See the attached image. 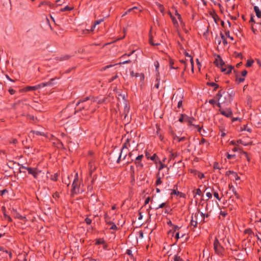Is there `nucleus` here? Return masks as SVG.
<instances>
[{
	"label": "nucleus",
	"mask_w": 261,
	"mask_h": 261,
	"mask_svg": "<svg viewBox=\"0 0 261 261\" xmlns=\"http://www.w3.org/2000/svg\"><path fill=\"white\" fill-rule=\"evenodd\" d=\"M79 184L78 179V174L76 173L75 175L74 180L72 184L71 192L72 194H75L79 191Z\"/></svg>",
	"instance_id": "nucleus-4"
},
{
	"label": "nucleus",
	"mask_w": 261,
	"mask_h": 261,
	"mask_svg": "<svg viewBox=\"0 0 261 261\" xmlns=\"http://www.w3.org/2000/svg\"><path fill=\"white\" fill-rule=\"evenodd\" d=\"M135 163L136 165V166L137 167H141L142 168L143 166V164L142 163L141 161H137L135 160Z\"/></svg>",
	"instance_id": "nucleus-31"
},
{
	"label": "nucleus",
	"mask_w": 261,
	"mask_h": 261,
	"mask_svg": "<svg viewBox=\"0 0 261 261\" xmlns=\"http://www.w3.org/2000/svg\"><path fill=\"white\" fill-rule=\"evenodd\" d=\"M90 99L89 97H86L80 99L76 104V107H78V111L88 110L92 102L91 101L90 102H88Z\"/></svg>",
	"instance_id": "nucleus-1"
},
{
	"label": "nucleus",
	"mask_w": 261,
	"mask_h": 261,
	"mask_svg": "<svg viewBox=\"0 0 261 261\" xmlns=\"http://www.w3.org/2000/svg\"><path fill=\"white\" fill-rule=\"evenodd\" d=\"M178 155V154L177 152H174L172 151H170V160H171L172 159H174L175 157H176Z\"/></svg>",
	"instance_id": "nucleus-20"
},
{
	"label": "nucleus",
	"mask_w": 261,
	"mask_h": 261,
	"mask_svg": "<svg viewBox=\"0 0 261 261\" xmlns=\"http://www.w3.org/2000/svg\"><path fill=\"white\" fill-rule=\"evenodd\" d=\"M197 222L196 221H194L193 218L192 219L191 221V225L192 226H193V228H195L197 226Z\"/></svg>",
	"instance_id": "nucleus-33"
},
{
	"label": "nucleus",
	"mask_w": 261,
	"mask_h": 261,
	"mask_svg": "<svg viewBox=\"0 0 261 261\" xmlns=\"http://www.w3.org/2000/svg\"><path fill=\"white\" fill-rule=\"evenodd\" d=\"M233 175L234 177L236 180H238L240 179V177L238 175L236 172H235V174H234Z\"/></svg>",
	"instance_id": "nucleus-56"
},
{
	"label": "nucleus",
	"mask_w": 261,
	"mask_h": 261,
	"mask_svg": "<svg viewBox=\"0 0 261 261\" xmlns=\"http://www.w3.org/2000/svg\"><path fill=\"white\" fill-rule=\"evenodd\" d=\"M234 174H235V172H234L233 171H230V170L227 171L226 172V175H227V176H229L230 174L233 175Z\"/></svg>",
	"instance_id": "nucleus-49"
},
{
	"label": "nucleus",
	"mask_w": 261,
	"mask_h": 261,
	"mask_svg": "<svg viewBox=\"0 0 261 261\" xmlns=\"http://www.w3.org/2000/svg\"><path fill=\"white\" fill-rule=\"evenodd\" d=\"M102 21H103L102 19H100L97 20L96 21H95L94 25L93 26H92L91 31H93V29L95 27V25L100 24Z\"/></svg>",
	"instance_id": "nucleus-21"
},
{
	"label": "nucleus",
	"mask_w": 261,
	"mask_h": 261,
	"mask_svg": "<svg viewBox=\"0 0 261 261\" xmlns=\"http://www.w3.org/2000/svg\"><path fill=\"white\" fill-rule=\"evenodd\" d=\"M70 58V56H68V55H62L60 57H58L56 58V60L57 61H64V60H68L69 58Z\"/></svg>",
	"instance_id": "nucleus-12"
},
{
	"label": "nucleus",
	"mask_w": 261,
	"mask_h": 261,
	"mask_svg": "<svg viewBox=\"0 0 261 261\" xmlns=\"http://www.w3.org/2000/svg\"><path fill=\"white\" fill-rule=\"evenodd\" d=\"M126 254H128L131 258H134V255L132 253V251L130 249L126 250Z\"/></svg>",
	"instance_id": "nucleus-36"
},
{
	"label": "nucleus",
	"mask_w": 261,
	"mask_h": 261,
	"mask_svg": "<svg viewBox=\"0 0 261 261\" xmlns=\"http://www.w3.org/2000/svg\"><path fill=\"white\" fill-rule=\"evenodd\" d=\"M105 241L103 239H98L96 240L95 244L98 245L100 244H105Z\"/></svg>",
	"instance_id": "nucleus-19"
},
{
	"label": "nucleus",
	"mask_w": 261,
	"mask_h": 261,
	"mask_svg": "<svg viewBox=\"0 0 261 261\" xmlns=\"http://www.w3.org/2000/svg\"><path fill=\"white\" fill-rule=\"evenodd\" d=\"M118 77V75L117 74H116L115 75L113 76V77H112L111 78H110L109 80V82L110 83L114 81L115 79H116Z\"/></svg>",
	"instance_id": "nucleus-44"
},
{
	"label": "nucleus",
	"mask_w": 261,
	"mask_h": 261,
	"mask_svg": "<svg viewBox=\"0 0 261 261\" xmlns=\"http://www.w3.org/2000/svg\"><path fill=\"white\" fill-rule=\"evenodd\" d=\"M33 133L36 135H43L42 133L39 131H33Z\"/></svg>",
	"instance_id": "nucleus-57"
},
{
	"label": "nucleus",
	"mask_w": 261,
	"mask_h": 261,
	"mask_svg": "<svg viewBox=\"0 0 261 261\" xmlns=\"http://www.w3.org/2000/svg\"><path fill=\"white\" fill-rule=\"evenodd\" d=\"M234 92L233 90L229 89L227 92L226 95L224 97V100H222L221 103H224L226 105L230 103L234 96Z\"/></svg>",
	"instance_id": "nucleus-2"
},
{
	"label": "nucleus",
	"mask_w": 261,
	"mask_h": 261,
	"mask_svg": "<svg viewBox=\"0 0 261 261\" xmlns=\"http://www.w3.org/2000/svg\"><path fill=\"white\" fill-rule=\"evenodd\" d=\"M201 194H202V192L200 189H197L196 190V195H201Z\"/></svg>",
	"instance_id": "nucleus-52"
},
{
	"label": "nucleus",
	"mask_w": 261,
	"mask_h": 261,
	"mask_svg": "<svg viewBox=\"0 0 261 261\" xmlns=\"http://www.w3.org/2000/svg\"><path fill=\"white\" fill-rule=\"evenodd\" d=\"M45 87V85L44 83H40L39 84H38L37 85H35L36 90H38L39 89H41L42 88H43Z\"/></svg>",
	"instance_id": "nucleus-29"
},
{
	"label": "nucleus",
	"mask_w": 261,
	"mask_h": 261,
	"mask_svg": "<svg viewBox=\"0 0 261 261\" xmlns=\"http://www.w3.org/2000/svg\"><path fill=\"white\" fill-rule=\"evenodd\" d=\"M128 142H129V140L127 139L126 141L123 144V146H122V149H121V151L122 152L123 151V150L124 149H127V146H128Z\"/></svg>",
	"instance_id": "nucleus-28"
},
{
	"label": "nucleus",
	"mask_w": 261,
	"mask_h": 261,
	"mask_svg": "<svg viewBox=\"0 0 261 261\" xmlns=\"http://www.w3.org/2000/svg\"><path fill=\"white\" fill-rule=\"evenodd\" d=\"M225 35L229 38H230L231 40H233V38L230 36V33L229 31H225Z\"/></svg>",
	"instance_id": "nucleus-42"
},
{
	"label": "nucleus",
	"mask_w": 261,
	"mask_h": 261,
	"mask_svg": "<svg viewBox=\"0 0 261 261\" xmlns=\"http://www.w3.org/2000/svg\"><path fill=\"white\" fill-rule=\"evenodd\" d=\"M58 173H55L53 175L51 176L50 177L51 180L54 181H57L58 180Z\"/></svg>",
	"instance_id": "nucleus-32"
},
{
	"label": "nucleus",
	"mask_w": 261,
	"mask_h": 261,
	"mask_svg": "<svg viewBox=\"0 0 261 261\" xmlns=\"http://www.w3.org/2000/svg\"><path fill=\"white\" fill-rule=\"evenodd\" d=\"M231 191L237 199L240 198V196L239 194L238 193V192H237V191L236 190V189L234 187H232V190Z\"/></svg>",
	"instance_id": "nucleus-26"
},
{
	"label": "nucleus",
	"mask_w": 261,
	"mask_h": 261,
	"mask_svg": "<svg viewBox=\"0 0 261 261\" xmlns=\"http://www.w3.org/2000/svg\"><path fill=\"white\" fill-rule=\"evenodd\" d=\"M220 113L226 116V117H230L232 115V112L230 109H227L226 110H220Z\"/></svg>",
	"instance_id": "nucleus-8"
},
{
	"label": "nucleus",
	"mask_w": 261,
	"mask_h": 261,
	"mask_svg": "<svg viewBox=\"0 0 261 261\" xmlns=\"http://www.w3.org/2000/svg\"><path fill=\"white\" fill-rule=\"evenodd\" d=\"M85 221L87 224H90L92 222L91 219L89 218H86Z\"/></svg>",
	"instance_id": "nucleus-48"
},
{
	"label": "nucleus",
	"mask_w": 261,
	"mask_h": 261,
	"mask_svg": "<svg viewBox=\"0 0 261 261\" xmlns=\"http://www.w3.org/2000/svg\"><path fill=\"white\" fill-rule=\"evenodd\" d=\"M220 36H221V38L222 40L223 44L224 45H226L227 44V41L226 39H225L224 35L222 33H221Z\"/></svg>",
	"instance_id": "nucleus-23"
},
{
	"label": "nucleus",
	"mask_w": 261,
	"mask_h": 261,
	"mask_svg": "<svg viewBox=\"0 0 261 261\" xmlns=\"http://www.w3.org/2000/svg\"><path fill=\"white\" fill-rule=\"evenodd\" d=\"M214 168L215 169H220V167L218 163L215 162L214 164Z\"/></svg>",
	"instance_id": "nucleus-40"
},
{
	"label": "nucleus",
	"mask_w": 261,
	"mask_h": 261,
	"mask_svg": "<svg viewBox=\"0 0 261 261\" xmlns=\"http://www.w3.org/2000/svg\"><path fill=\"white\" fill-rule=\"evenodd\" d=\"M253 9L257 17L258 18H261V10L259 7L257 6H254Z\"/></svg>",
	"instance_id": "nucleus-10"
},
{
	"label": "nucleus",
	"mask_w": 261,
	"mask_h": 261,
	"mask_svg": "<svg viewBox=\"0 0 261 261\" xmlns=\"http://www.w3.org/2000/svg\"><path fill=\"white\" fill-rule=\"evenodd\" d=\"M175 15L177 16L178 19L182 23V20L180 15L177 12V11L175 12Z\"/></svg>",
	"instance_id": "nucleus-46"
},
{
	"label": "nucleus",
	"mask_w": 261,
	"mask_h": 261,
	"mask_svg": "<svg viewBox=\"0 0 261 261\" xmlns=\"http://www.w3.org/2000/svg\"><path fill=\"white\" fill-rule=\"evenodd\" d=\"M206 196L208 198H212V194L211 193V192H207V193H206Z\"/></svg>",
	"instance_id": "nucleus-64"
},
{
	"label": "nucleus",
	"mask_w": 261,
	"mask_h": 261,
	"mask_svg": "<svg viewBox=\"0 0 261 261\" xmlns=\"http://www.w3.org/2000/svg\"><path fill=\"white\" fill-rule=\"evenodd\" d=\"M143 158V154H141V155H138L136 159H135V161H141V160Z\"/></svg>",
	"instance_id": "nucleus-47"
},
{
	"label": "nucleus",
	"mask_w": 261,
	"mask_h": 261,
	"mask_svg": "<svg viewBox=\"0 0 261 261\" xmlns=\"http://www.w3.org/2000/svg\"><path fill=\"white\" fill-rule=\"evenodd\" d=\"M165 203H162L161 204H160L158 207H156V209L157 210L159 208H163V207L165 206Z\"/></svg>",
	"instance_id": "nucleus-59"
},
{
	"label": "nucleus",
	"mask_w": 261,
	"mask_h": 261,
	"mask_svg": "<svg viewBox=\"0 0 261 261\" xmlns=\"http://www.w3.org/2000/svg\"><path fill=\"white\" fill-rule=\"evenodd\" d=\"M29 174H31L35 178H37L39 173L41 172V170H39L37 168L30 167L28 169Z\"/></svg>",
	"instance_id": "nucleus-6"
},
{
	"label": "nucleus",
	"mask_w": 261,
	"mask_h": 261,
	"mask_svg": "<svg viewBox=\"0 0 261 261\" xmlns=\"http://www.w3.org/2000/svg\"><path fill=\"white\" fill-rule=\"evenodd\" d=\"M222 96H223V95H221V94H220V93H218H218H217V94H216V97L218 98V100H221V98H222Z\"/></svg>",
	"instance_id": "nucleus-51"
},
{
	"label": "nucleus",
	"mask_w": 261,
	"mask_h": 261,
	"mask_svg": "<svg viewBox=\"0 0 261 261\" xmlns=\"http://www.w3.org/2000/svg\"><path fill=\"white\" fill-rule=\"evenodd\" d=\"M36 90L35 86H27L24 89H22V91L27 92L30 91H35Z\"/></svg>",
	"instance_id": "nucleus-13"
},
{
	"label": "nucleus",
	"mask_w": 261,
	"mask_h": 261,
	"mask_svg": "<svg viewBox=\"0 0 261 261\" xmlns=\"http://www.w3.org/2000/svg\"><path fill=\"white\" fill-rule=\"evenodd\" d=\"M236 155L235 154H227V159H230L233 157H234Z\"/></svg>",
	"instance_id": "nucleus-62"
},
{
	"label": "nucleus",
	"mask_w": 261,
	"mask_h": 261,
	"mask_svg": "<svg viewBox=\"0 0 261 261\" xmlns=\"http://www.w3.org/2000/svg\"><path fill=\"white\" fill-rule=\"evenodd\" d=\"M179 191H177L176 189H174L172 190V192L171 193V195H179Z\"/></svg>",
	"instance_id": "nucleus-39"
},
{
	"label": "nucleus",
	"mask_w": 261,
	"mask_h": 261,
	"mask_svg": "<svg viewBox=\"0 0 261 261\" xmlns=\"http://www.w3.org/2000/svg\"><path fill=\"white\" fill-rule=\"evenodd\" d=\"M233 69V67L232 66L230 65L228 67V68H221V70L222 72H225L226 74H229Z\"/></svg>",
	"instance_id": "nucleus-9"
},
{
	"label": "nucleus",
	"mask_w": 261,
	"mask_h": 261,
	"mask_svg": "<svg viewBox=\"0 0 261 261\" xmlns=\"http://www.w3.org/2000/svg\"><path fill=\"white\" fill-rule=\"evenodd\" d=\"M195 121V119L193 117H189L188 116L186 117V122H187L189 125H193L196 128H197V130L199 132H201V128L199 125H196L193 123V122Z\"/></svg>",
	"instance_id": "nucleus-7"
},
{
	"label": "nucleus",
	"mask_w": 261,
	"mask_h": 261,
	"mask_svg": "<svg viewBox=\"0 0 261 261\" xmlns=\"http://www.w3.org/2000/svg\"><path fill=\"white\" fill-rule=\"evenodd\" d=\"M149 43L151 45L153 46H158L160 44L159 43H154L153 41H152V39L151 38L149 39Z\"/></svg>",
	"instance_id": "nucleus-43"
},
{
	"label": "nucleus",
	"mask_w": 261,
	"mask_h": 261,
	"mask_svg": "<svg viewBox=\"0 0 261 261\" xmlns=\"http://www.w3.org/2000/svg\"><path fill=\"white\" fill-rule=\"evenodd\" d=\"M162 182L161 178L160 176H157V179L156 180L155 185L158 186L161 184Z\"/></svg>",
	"instance_id": "nucleus-37"
},
{
	"label": "nucleus",
	"mask_w": 261,
	"mask_h": 261,
	"mask_svg": "<svg viewBox=\"0 0 261 261\" xmlns=\"http://www.w3.org/2000/svg\"><path fill=\"white\" fill-rule=\"evenodd\" d=\"M56 78H53L50 80L49 81L47 82H44L45 87L46 86H52L55 84V81H56Z\"/></svg>",
	"instance_id": "nucleus-11"
},
{
	"label": "nucleus",
	"mask_w": 261,
	"mask_h": 261,
	"mask_svg": "<svg viewBox=\"0 0 261 261\" xmlns=\"http://www.w3.org/2000/svg\"><path fill=\"white\" fill-rule=\"evenodd\" d=\"M214 197L217 199H218L219 201L220 200V198L219 197V194L218 193V192H214Z\"/></svg>",
	"instance_id": "nucleus-45"
},
{
	"label": "nucleus",
	"mask_w": 261,
	"mask_h": 261,
	"mask_svg": "<svg viewBox=\"0 0 261 261\" xmlns=\"http://www.w3.org/2000/svg\"><path fill=\"white\" fill-rule=\"evenodd\" d=\"M240 143H242V141L241 140H238L237 141L233 140L230 142V144L233 145H238Z\"/></svg>",
	"instance_id": "nucleus-30"
},
{
	"label": "nucleus",
	"mask_w": 261,
	"mask_h": 261,
	"mask_svg": "<svg viewBox=\"0 0 261 261\" xmlns=\"http://www.w3.org/2000/svg\"><path fill=\"white\" fill-rule=\"evenodd\" d=\"M219 58H220L219 60H218L217 59L216 60V64H217V66H219L222 68V67H223V66L224 65V62H223V61L220 58V56H218Z\"/></svg>",
	"instance_id": "nucleus-15"
},
{
	"label": "nucleus",
	"mask_w": 261,
	"mask_h": 261,
	"mask_svg": "<svg viewBox=\"0 0 261 261\" xmlns=\"http://www.w3.org/2000/svg\"><path fill=\"white\" fill-rule=\"evenodd\" d=\"M131 62V61L130 60H126V61H123L121 62L120 63V64H125L127 63H129Z\"/></svg>",
	"instance_id": "nucleus-55"
},
{
	"label": "nucleus",
	"mask_w": 261,
	"mask_h": 261,
	"mask_svg": "<svg viewBox=\"0 0 261 261\" xmlns=\"http://www.w3.org/2000/svg\"><path fill=\"white\" fill-rule=\"evenodd\" d=\"M165 167V165L162 164V163L160 164V167H159V170H161L162 169H163L164 167Z\"/></svg>",
	"instance_id": "nucleus-63"
},
{
	"label": "nucleus",
	"mask_w": 261,
	"mask_h": 261,
	"mask_svg": "<svg viewBox=\"0 0 261 261\" xmlns=\"http://www.w3.org/2000/svg\"><path fill=\"white\" fill-rule=\"evenodd\" d=\"M174 139L175 140H177L178 142H182L186 140V137H182L179 138L177 136H175L174 137Z\"/></svg>",
	"instance_id": "nucleus-24"
},
{
	"label": "nucleus",
	"mask_w": 261,
	"mask_h": 261,
	"mask_svg": "<svg viewBox=\"0 0 261 261\" xmlns=\"http://www.w3.org/2000/svg\"><path fill=\"white\" fill-rule=\"evenodd\" d=\"M254 61L253 60H248L246 64V66L247 67H251Z\"/></svg>",
	"instance_id": "nucleus-25"
},
{
	"label": "nucleus",
	"mask_w": 261,
	"mask_h": 261,
	"mask_svg": "<svg viewBox=\"0 0 261 261\" xmlns=\"http://www.w3.org/2000/svg\"><path fill=\"white\" fill-rule=\"evenodd\" d=\"M112 66H113V65H112V64L108 65L107 66H106L102 67L101 68V70H105L106 69L109 68L110 67H112Z\"/></svg>",
	"instance_id": "nucleus-50"
},
{
	"label": "nucleus",
	"mask_w": 261,
	"mask_h": 261,
	"mask_svg": "<svg viewBox=\"0 0 261 261\" xmlns=\"http://www.w3.org/2000/svg\"><path fill=\"white\" fill-rule=\"evenodd\" d=\"M214 248L215 252L218 254H221L222 253L223 248L220 245L219 241L217 239H215L214 242Z\"/></svg>",
	"instance_id": "nucleus-5"
},
{
	"label": "nucleus",
	"mask_w": 261,
	"mask_h": 261,
	"mask_svg": "<svg viewBox=\"0 0 261 261\" xmlns=\"http://www.w3.org/2000/svg\"><path fill=\"white\" fill-rule=\"evenodd\" d=\"M135 52V50H133L132 52H130L129 54H124L123 55V56H121V60H122L123 59H125L126 57H129L131 55H132Z\"/></svg>",
	"instance_id": "nucleus-34"
},
{
	"label": "nucleus",
	"mask_w": 261,
	"mask_h": 261,
	"mask_svg": "<svg viewBox=\"0 0 261 261\" xmlns=\"http://www.w3.org/2000/svg\"><path fill=\"white\" fill-rule=\"evenodd\" d=\"M247 71L246 70H244L243 71H242L241 72V75L243 76H245L247 75Z\"/></svg>",
	"instance_id": "nucleus-60"
},
{
	"label": "nucleus",
	"mask_w": 261,
	"mask_h": 261,
	"mask_svg": "<svg viewBox=\"0 0 261 261\" xmlns=\"http://www.w3.org/2000/svg\"><path fill=\"white\" fill-rule=\"evenodd\" d=\"M105 101V98L99 99L98 98H92L91 101L92 102H96L98 103H102Z\"/></svg>",
	"instance_id": "nucleus-14"
},
{
	"label": "nucleus",
	"mask_w": 261,
	"mask_h": 261,
	"mask_svg": "<svg viewBox=\"0 0 261 261\" xmlns=\"http://www.w3.org/2000/svg\"><path fill=\"white\" fill-rule=\"evenodd\" d=\"M59 197L60 194L58 192H56L53 194V197L55 199H58L59 198Z\"/></svg>",
	"instance_id": "nucleus-38"
},
{
	"label": "nucleus",
	"mask_w": 261,
	"mask_h": 261,
	"mask_svg": "<svg viewBox=\"0 0 261 261\" xmlns=\"http://www.w3.org/2000/svg\"><path fill=\"white\" fill-rule=\"evenodd\" d=\"M157 7H158V8L159 9L160 12L162 13L163 15L164 14V7L163 6V5H162V4H160V3H157L156 4Z\"/></svg>",
	"instance_id": "nucleus-17"
},
{
	"label": "nucleus",
	"mask_w": 261,
	"mask_h": 261,
	"mask_svg": "<svg viewBox=\"0 0 261 261\" xmlns=\"http://www.w3.org/2000/svg\"><path fill=\"white\" fill-rule=\"evenodd\" d=\"M154 64L156 70H158V69L159 67V63L158 61H155V62H154Z\"/></svg>",
	"instance_id": "nucleus-61"
},
{
	"label": "nucleus",
	"mask_w": 261,
	"mask_h": 261,
	"mask_svg": "<svg viewBox=\"0 0 261 261\" xmlns=\"http://www.w3.org/2000/svg\"><path fill=\"white\" fill-rule=\"evenodd\" d=\"M9 92L10 94L13 95L15 93V90L13 89H9Z\"/></svg>",
	"instance_id": "nucleus-58"
},
{
	"label": "nucleus",
	"mask_w": 261,
	"mask_h": 261,
	"mask_svg": "<svg viewBox=\"0 0 261 261\" xmlns=\"http://www.w3.org/2000/svg\"><path fill=\"white\" fill-rule=\"evenodd\" d=\"M122 152L121 151V152L119 153V156H118V159L117 160V161H116V162L117 163H120V160H121V158L122 156Z\"/></svg>",
	"instance_id": "nucleus-53"
},
{
	"label": "nucleus",
	"mask_w": 261,
	"mask_h": 261,
	"mask_svg": "<svg viewBox=\"0 0 261 261\" xmlns=\"http://www.w3.org/2000/svg\"><path fill=\"white\" fill-rule=\"evenodd\" d=\"M207 84L212 87H213L214 88V90L215 91H216L219 87V85L214 82L208 83Z\"/></svg>",
	"instance_id": "nucleus-18"
},
{
	"label": "nucleus",
	"mask_w": 261,
	"mask_h": 261,
	"mask_svg": "<svg viewBox=\"0 0 261 261\" xmlns=\"http://www.w3.org/2000/svg\"><path fill=\"white\" fill-rule=\"evenodd\" d=\"M187 115L185 114H181L180 117L179 119V121L182 122L186 121Z\"/></svg>",
	"instance_id": "nucleus-27"
},
{
	"label": "nucleus",
	"mask_w": 261,
	"mask_h": 261,
	"mask_svg": "<svg viewBox=\"0 0 261 261\" xmlns=\"http://www.w3.org/2000/svg\"><path fill=\"white\" fill-rule=\"evenodd\" d=\"M173 260L174 261H183V259L179 256H178L177 255H175L174 256Z\"/></svg>",
	"instance_id": "nucleus-35"
},
{
	"label": "nucleus",
	"mask_w": 261,
	"mask_h": 261,
	"mask_svg": "<svg viewBox=\"0 0 261 261\" xmlns=\"http://www.w3.org/2000/svg\"><path fill=\"white\" fill-rule=\"evenodd\" d=\"M169 14L170 15V16L171 17L172 22L173 23L174 27L178 28V23L177 22V20L172 16L171 13L170 12H169Z\"/></svg>",
	"instance_id": "nucleus-16"
},
{
	"label": "nucleus",
	"mask_w": 261,
	"mask_h": 261,
	"mask_svg": "<svg viewBox=\"0 0 261 261\" xmlns=\"http://www.w3.org/2000/svg\"><path fill=\"white\" fill-rule=\"evenodd\" d=\"M185 56L187 57H189L190 58V62H191V66H192V70H193V64H194V62H193V58L191 57V55H190L188 53H186L185 54Z\"/></svg>",
	"instance_id": "nucleus-22"
},
{
	"label": "nucleus",
	"mask_w": 261,
	"mask_h": 261,
	"mask_svg": "<svg viewBox=\"0 0 261 261\" xmlns=\"http://www.w3.org/2000/svg\"><path fill=\"white\" fill-rule=\"evenodd\" d=\"M111 225H112L111 227H110L111 229H113V230L117 229V226L113 222H111Z\"/></svg>",
	"instance_id": "nucleus-41"
},
{
	"label": "nucleus",
	"mask_w": 261,
	"mask_h": 261,
	"mask_svg": "<svg viewBox=\"0 0 261 261\" xmlns=\"http://www.w3.org/2000/svg\"><path fill=\"white\" fill-rule=\"evenodd\" d=\"M208 102L211 105H215L216 103V101L214 99H210Z\"/></svg>",
	"instance_id": "nucleus-54"
},
{
	"label": "nucleus",
	"mask_w": 261,
	"mask_h": 261,
	"mask_svg": "<svg viewBox=\"0 0 261 261\" xmlns=\"http://www.w3.org/2000/svg\"><path fill=\"white\" fill-rule=\"evenodd\" d=\"M179 97V100H178L177 102V107L178 108H180L182 106V98H183V94L182 92H180V91H178L176 93H174V94L173 96L172 97V101L175 102H176L177 100V98Z\"/></svg>",
	"instance_id": "nucleus-3"
}]
</instances>
